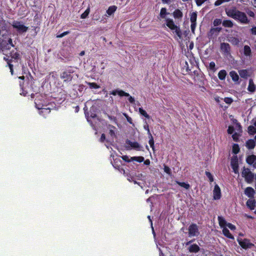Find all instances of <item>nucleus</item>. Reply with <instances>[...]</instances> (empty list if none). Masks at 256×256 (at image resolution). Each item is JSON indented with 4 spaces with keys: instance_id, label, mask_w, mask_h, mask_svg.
Here are the masks:
<instances>
[{
    "instance_id": "1",
    "label": "nucleus",
    "mask_w": 256,
    "mask_h": 256,
    "mask_svg": "<svg viewBox=\"0 0 256 256\" xmlns=\"http://www.w3.org/2000/svg\"><path fill=\"white\" fill-rule=\"evenodd\" d=\"M14 46L12 40L10 38L6 26L0 22V50L4 51Z\"/></svg>"
},
{
    "instance_id": "2",
    "label": "nucleus",
    "mask_w": 256,
    "mask_h": 256,
    "mask_svg": "<svg viewBox=\"0 0 256 256\" xmlns=\"http://www.w3.org/2000/svg\"><path fill=\"white\" fill-rule=\"evenodd\" d=\"M226 12L228 16L238 20L242 24H248V21L245 13L240 12L236 8L226 9Z\"/></svg>"
},
{
    "instance_id": "3",
    "label": "nucleus",
    "mask_w": 256,
    "mask_h": 256,
    "mask_svg": "<svg viewBox=\"0 0 256 256\" xmlns=\"http://www.w3.org/2000/svg\"><path fill=\"white\" fill-rule=\"evenodd\" d=\"M10 59L7 58L6 60L7 61L8 64L10 69V72L12 74H14L13 64H12V62L18 63V61L20 60V54L17 50H12L10 53Z\"/></svg>"
},
{
    "instance_id": "4",
    "label": "nucleus",
    "mask_w": 256,
    "mask_h": 256,
    "mask_svg": "<svg viewBox=\"0 0 256 256\" xmlns=\"http://www.w3.org/2000/svg\"><path fill=\"white\" fill-rule=\"evenodd\" d=\"M166 24L179 38H181L182 32L180 28L174 24L172 19L166 18Z\"/></svg>"
},
{
    "instance_id": "5",
    "label": "nucleus",
    "mask_w": 256,
    "mask_h": 256,
    "mask_svg": "<svg viewBox=\"0 0 256 256\" xmlns=\"http://www.w3.org/2000/svg\"><path fill=\"white\" fill-rule=\"evenodd\" d=\"M101 122L102 124L108 126V128L109 129V134L112 136V127L110 124H108V120L110 121L112 120V116L111 114H108L106 112H103L102 114Z\"/></svg>"
},
{
    "instance_id": "6",
    "label": "nucleus",
    "mask_w": 256,
    "mask_h": 256,
    "mask_svg": "<svg viewBox=\"0 0 256 256\" xmlns=\"http://www.w3.org/2000/svg\"><path fill=\"white\" fill-rule=\"evenodd\" d=\"M73 72L74 71L72 69L68 70L60 74V78L64 80V82H70L73 78L72 75Z\"/></svg>"
},
{
    "instance_id": "7",
    "label": "nucleus",
    "mask_w": 256,
    "mask_h": 256,
    "mask_svg": "<svg viewBox=\"0 0 256 256\" xmlns=\"http://www.w3.org/2000/svg\"><path fill=\"white\" fill-rule=\"evenodd\" d=\"M126 144L128 150L134 149L136 150H143L142 146L136 142L127 140Z\"/></svg>"
},
{
    "instance_id": "8",
    "label": "nucleus",
    "mask_w": 256,
    "mask_h": 256,
    "mask_svg": "<svg viewBox=\"0 0 256 256\" xmlns=\"http://www.w3.org/2000/svg\"><path fill=\"white\" fill-rule=\"evenodd\" d=\"M12 26L20 33L26 32L28 30V27L24 25L21 22L17 20L13 22Z\"/></svg>"
},
{
    "instance_id": "9",
    "label": "nucleus",
    "mask_w": 256,
    "mask_h": 256,
    "mask_svg": "<svg viewBox=\"0 0 256 256\" xmlns=\"http://www.w3.org/2000/svg\"><path fill=\"white\" fill-rule=\"evenodd\" d=\"M242 176L245 178V180L248 182L252 180L254 175L248 168H244L242 172Z\"/></svg>"
},
{
    "instance_id": "10",
    "label": "nucleus",
    "mask_w": 256,
    "mask_h": 256,
    "mask_svg": "<svg viewBox=\"0 0 256 256\" xmlns=\"http://www.w3.org/2000/svg\"><path fill=\"white\" fill-rule=\"evenodd\" d=\"M238 241L239 244L244 249L250 248L254 246L253 244L250 242L247 239L242 240V238H238Z\"/></svg>"
},
{
    "instance_id": "11",
    "label": "nucleus",
    "mask_w": 256,
    "mask_h": 256,
    "mask_svg": "<svg viewBox=\"0 0 256 256\" xmlns=\"http://www.w3.org/2000/svg\"><path fill=\"white\" fill-rule=\"evenodd\" d=\"M190 22L192 23L191 26H190L191 30L192 31V32L194 33L195 28H196V17H197L196 13V12H192L190 13Z\"/></svg>"
},
{
    "instance_id": "12",
    "label": "nucleus",
    "mask_w": 256,
    "mask_h": 256,
    "mask_svg": "<svg viewBox=\"0 0 256 256\" xmlns=\"http://www.w3.org/2000/svg\"><path fill=\"white\" fill-rule=\"evenodd\" d=\"M199 234L198 226L195 224H191L188 228V235L190 236H197Z\"/></svg>"
},
{
    "instance_id": "13",
    "label": "nucleus",
    "mask_w": 256,
    "mask_h": 256,
    "mask_svg": "<svg viewBox=\"0 0 256 256\" xmlns=\"http://www.w3.org/2000/svg\"><path fill=\"white\" fill-rule=\"evenodd\" d=\"M231 166L235 174L238 173V159L237 156L232 157L231 160Z\"/></svg>"
},
{
    "instance_id": "14",
    "label": "nucleus",
    "mask_w": 256,
    "mask_h": 256,
    "mask_svg": "<svg viewBox=\"0 0 256 256\" xmlns=\"http://www.w3.org/2000/svg\"><path fill=\"white\" fill-rule=\"evenodd\" d=\"M100 141L101 142H105L104 144L108 148H112V142L108 139H106V135L104 134H102Z\"/></svg>"
},
{
    "instance_id": "15",
    "label": "nucleus",
    "mask_w": 256,
    "mask_h": 256,
    "mask_svg": "<svg viewBox=\"0 0 256 256\" xmlns=\"http://www.w3.org/2000/svg\"><path fill=\"white\" fill-rule=\"evenodd\" d=\"M214 198V200H218L221 196L220 189L218 185L216 184L213 191Z\"/></svg>"
},
{
    "instance_id": "16",
    "label": "nucleus",
    "mask_w": 256,
    "mask_h": 256,
    "mask_svg": "<svg viewBox=\"0 0 256 256\" xmlns=\"http://www.w3.org/2000/svg\"><path fill=\"white\" fill-rule=\"evenodd\" d=\"M116 95H118L120 96H128L129 94L126 92L121 90L117 89L114 90H113V96Z\"/></svg>"
},
{
    "instance_id": "17",
    "label": "nucleus",
    "mask_w": 256,
    "mask_h": 256,
    "mask_svg": "<svg viewBox=\"0 0 256 256\" xmlns=\"http://www.w3.org/2000/svg\"><path fill=\"white\" fill-rule=\"evenodd\" d=\"M247 89L248 91L251 92H254L256 90V86H255L252 79L249 80L248 86Z\"/></svg>"
},
{
    "instance_id": "18",
    "label": "nucleus",
    "mask_w": 256,
    "mask_h": 256,
    "mask_svg": "<svg viewBox=\"0 0 256 256\" xmlns=\"http://www.w3.org/2000/svg\"><path fill=\"white\" fill-rule=\"evenodd\" d=\"M244 193L248 197H253L255 192L252 188L248 187L245 190Z\"/></svg>"
},
{
    "instance_id": "19",
    "label": "nucleus",
    "mask_w": 256,
    "mask_h": 256,
    "mask_svg": "<svg viewBox=\"0 0 256 256\" xmlns=\"http://www.w3.org/2000/svg\"><path fill=\"white\" fill-rule=\"evenodd\" d=\"M220 49L221 50L225 53H228L230 51V45L227 43H222L220 44Z\"/></svg>"
},
{
    "instance_id": "20",
    "label": "nucleus",
    "mask_w": 256,
    "mask_h": 256,
    "mask_svg": "<svg viewBox=\"0 0 256 256\" xmlns=\"http://www.w3.org/2000/svg\"><path fill=\"white\" fill-rule=\"evenodd\" d=\"M218 224L222 228H226L228 222L225 220L222 216L218 217Z\"/></svg>"
},
{
    "instance_id": "21",
    "label": "nucleus",
    "mask_w": 256,
    "mask_h": 256,
    "mask_svg": "<svg viewBox=\"0 0 256 256\" xmlns=\"http://www.w3.org/2000/svg\"><path fill=\"white\" fill-rule=\"evenodd\" d=\"M244 54L245 56L250 57L252 56V51L250 47L248 46H244Z\"/></svg>"
},
{
    "instance_id": "22",
    "label": "nucleus",
    "mask_w": 256,
    "mask_h": 256,
    "mask_svg": "<svg viewBox=\"0 0 256 256\" xmlns=\"http://www.w3.org/2000/svg\"><path fill=\"white\" fill-rule=\"evenodd\" d=\"M236 127L238 128V132H235L232 136L234 140L236 141L238 140L240 134L242 132L240 125L237 124Z\"/></svg>"
},
{
    "instance_id": "23",
    "label": "nucleus",
    "mask_w": 256,
    "mask_h": 256,
    "mask_svg": "<svg viewBox=\"0 0 256 256\" xmlns=\"http://www.w3.org/2000/svg\"><path fill=\"white\" fill-rule=\"evenodd\" d=\"M255 200H248L246 202L247 206L251 210H254L255 208Z\"/></svg>"
},
{
    "instance_id": "24",
    "label": "nucleus",
    "mask_w": 256,
    "mask_h": 256,
    "mask_svg": "<svg viewBox=\"0 0 256 256\" xmlns=\"http://www.w3.org/2000/svg\"><path fill=\"white\" fill-rule=\"evenodd\" d=\"M188 250L190 252H197L199 251L200 248L197 244H194L190 246Z\"/></svg>"
},
{
    "instance_id": "25",
    "label": "nucleus",
    "mask_w": 256,
    "mask_h": 256,
    "mask_svg": "<svg viewBox=\"0 0 256 256\" xmlns=\"http://www.w3.org/2000/svg\"><path fill=\"white\" fill-rule=\"evenodd\" d=\"M230 76L232 78V80L234 82H236L239 80V76L237 73L234 71H232L230 72Z\"/></svg>"
},
{
    "instance_id": "26",
    "label": "nucleus",
    "mask_w": 256,
    "mask_h": 256,
    "mask_svg": "<svg viewBox=\"0 0 256 256\" xmlns=\"http://www.w3.org/2000/svg\"><path fill=\"white\" fill-rule=\"evenodd\" d=\"M256 160V156L254 155H250L248 156L246 160L247 163L249 164H253Z\"/></svg>"
},
{
    "instance_id": "27",
    "label": "nucleus",
    "mask_w": 256,
    "mask_h": 256,
    "mask_svg": "<svg viewBox=\"0 0 256 256\" xmlns=\"http://www.w3.org/2000/svg\"><path fill=\"white\" fill-rule=\"evenodd\" d=\"M126 160H128V162H130L132 160H136L138 162H142L144 160V158L142 156H134V157H130V160H126V158H124Z\"/></svg>"
},
{
    "instance_id": "28",
    "label": "nucleus",
    "mask_w": 256,
    "mask_h": 256,
    "mask_svg": "<svg viewBox=\"0 0 256 256\" xmlns=\"http://www.w3.org/2000/svg\"><path fill=\"white\" fill-rule=\"evenodd\" d=\"M255 142L253 140H250L246 142V146L248 148L252 149L255 146Z\"/></svg>"
},
{
    "instance_id": "29",
    "label": "nucleus",
    "mask_w": 256,
    "mask_h": 256,
    "mask_svg": "<svg viewBox=\"0 0 256 256\" xmlns=\"http://www.w3.org/2000/svg\"><path fill=\"white\" fill-rule=\"evenodd\" d=\"M222 232L223 234L228 238L232 239L234 238V236L230 234L228 230L226 228H222Z\"/></svg>"
},
{
    "instance_id": "30",
    "label": "nucleus",
    "mask_w": 256,
    "mask_h": 256,
    "mask_svg": "<svg viewBox=\"0 0 256 256\" xmlns=\"http://www.w3.org/2000/svg\"><path fill=\"white\" fill-rule=\"evenodd\" d=\"M173 16L175 18H181L182 16V13L180 10H176L174 12Z\"/></svg>"
},
{
    "instance_id": "31",
    "label": "nucleus",
    "mask_w": 256,
    "mask_h": 256,
    "mask_svg": "<svg viewBox=\"0 0 256 256\" xmlns=\"http://www.w3.org/2000/svg\"><path fill=\"white\" fill-rule=\"evenodd\" d=\"M240 76L243 78H246L249 76L248 72L246 70H242L239 71Z\"/></svg>"
},
{
    "instance_id": "32",
    "label": "nucleus",
    "mask_w": 256,
    "mask_h": 256,
    "mask_svg": "<svg viewBox=\"0 0 256 256\" xmlns=\"http://www.w3.org/2000/svg\"><path fill=\"white\" fill-rule=\"evenodd\" d=\"M226 75V72L225 70H221L218 72V77L221 80L225 79Z\"/></svg>"
},
{
    "instance_id": "33",
    "label": "nucleus",
    "mask_w": 256,
    "mask_h": 256,
    "mask_svg": "<svg viewBox=\"0 0 256 256\" xmlns=\"http://www.w3.org/2000/svg\"><path fill=\"white\" fill-rule=\"evenodd\" d=\"M222 24L224 26L228 28H232L234 25L232 22L230 20H224Z\"/></svg>"
},
{
    "instance_id": "34",
    "label": "nucleus",
    "mask_w": 256,
    "mask_h": 256,
    "mask_svg": "<svg viewBox=\"0 0 256 256\" xmlns=\"http://www.w3.org/2000/svg\"><path fill=\"white\" fill-rule=\"evenodd\" d=\"M88 85L90 89H98L100 88L99 85L96 82H87Z\"/></svg>"
},
{
    "instance_id": "35",
    "label": "nucleus",
    "mask_w": 256,
    "mask_h": 256,
    "mask_svg": "<svg viewBox=\"0 0 256 256\" xmlns=\"http://www.w3.org/2000/svg\"><path fill=\"white\" fill-rule=\"evenodd\" d=\"M138 111H139V112L140 113V114L142 116H144L145 118H150V116L149 115L147 114V112L144 110H143L142 108H139L138 109Z\"/></svg>"
},
{
    "instance_id": "36",
    "label": "nucleus",
    "mask_w": 256,
    "mask_h": 256,
    "mask_svg": "<svg viewBox=\"0 0 256 256\" xmlns=\"http://www.w3.org/2000/svg\"><path fill=\"white\" fill-rule=\"evenodd\" d=\"M248 132L250 134H254L256 132V128L254 126H250L248 128Z\"/></svg>"
},
{
    "instance_id": "37",
    "label": "nucleus",
    "mask_w": 256,
    "mask_h": 256,
    "mask_svg": "<svg viewBox=\"0 0 256 256\" xmlns=\"http://www.w3.org/2000/svg\"><path fill=\"white\" fill-rule=\"evenodd\" d=\"M229 41L234 45H238L240 42L239 40L236 38H232Z\"/></svg>"
},
{
    "instance_id": "38",
    "label": "nucleus",
    "mask_w": 256,
    "mask_h": 256,
    "mask_svg": "<svg viewBox=\"0 0 256 256\" xmlns=\"http://www.w3.org/2000/svg\"><path fill=\"white\" fill-rule=\"evenodd\" d=\"M176 183L180 186L188 190L190 188V184H186L185 182H176Z\"/></svg>"
},
{
    "instance_id": "39",
    "label": "nucleus",
    "mask_w": 256,
    "mask_h": 256,
    "mask_svg": "<svg viewBox=\"0 0 256 256\" xmlns=\"http://www.w3.org/2000/svg\"><path fill=\"white\" fill-rule=\"evenodd\" d=\"M239 146L236 144H234L232 146V152L235 154H238L239 152Z\"/></svg>"
},
{
    "instance_id": "40",
    "label": "nucleus",
    "mask_w": 256,
    "mask_h": 256,
    "mask_svg": "<svg viewBox=\"0 0 256 256\" xmlns=\"http://www.w3.org/2000/svg\"><path fill=\"white\" fill-rule=\"evenodd\" d=\"M90 13V9L87 8L85 12L81 14L80 18H86Z\"/></svg>"
},
{
    "instance_id": "41",
    "label": "nucleus",
    "mask_w": 256,
    "mask_h": 256,
    "mask_svg": "<svg viewBox=\"0 0 256 256\" xmlns=\"http://www.w3.org/2000/svg\"><path fill=\"white\" fill-rule=\"evenodd\" d=\"M150 140H149V144L150 146V147L152 148V150H154V140L152 138V135L151 134V136H149Z\"/></svg>"
},
{
    "instance_id": "42",
    "label": "nucleus",
    "mask_w": 256,
    "mask_h": 256,
    "mask_svg": "<svg viewBox=\"0 0 256 256\" xmlns=\"http://www.w3.org/2000/svg\"><path fill=\"white\" fill-rule=\"evenodd\" d=\"M166 14V8H162L160 10V16L162 18H165V15Z\"/></svg>"
},
{
    "instance_id": "43",
    "label": "nucleus",
    "mask_w": 256,
    "mask_h": 256,
    "mask_svg": "<svg viewBox=\"0 0 256 256\" xmlns=\"http://www.w3.org/2000/svg\"><path fill=\"white\" fill-rule=\"evenodd\" d=\"M124 115L126 117V120H128V122L130 124H132L133 126H134V124L132 122V118L130 117L128 115H127L126 114H124Z\"/></svg>"
},
{
    "instance_id": "44",
    "label": "nucleus",
    "mask_w": 256,
    "mask_h": 256,
    "mask_svg": "<svg viewBox=\"0 0 256 256\" xmlns=\"http://www.w3.org/2000/svg\"><path fill=\"white\" fill-rule=\"evenodd\" d=\"M144 128L147 131L148 136H151L152 134L150 132L148 125L146 122L144 125Z\"/></svg>"
},
{
    "instance_id": "45",
    "label": "nucleus",
    "mask_w": 256,
    "mask_h": 256,
    "mask_svg": "<svg viewBox=\"0 0 256 256\" xmlns=\"http://www.w3.org/2000/svg\"><path fill=\"white\" fill-rule=\"evenodd\" d=\"M68 34H70L69 31L64 32H62L60 34H57L56 37L57 38H62L64 37V36Z\"/></svg>"
},
{
    "instance_id": "46",
    "label": "nucleus",
    "mask_w": 256,
    "mask_h": 256,
    "mask_svg": "<svg viewBox=\"0 0 256 256\" xmlns=\"http://www.w3.org/2000/svg\"><path fill=\"white\" fill-rule=\"evenodd\" d=\"M206 175L208 178L210 182H212L214 181V178L212 174L208 172H206Z\"/></svg>"
},
{
    "instance_id": "47",
    "label": "nucleus",
    "mask_w": 256,
    "mask_h": 256,
    "mask_svg": "<svg viewBox=\"0 0 256 256\" xmlns=\"http://www.w3.org/2000/svg\"><path fill=\"white\" fill-rule=\"evenodd\" d=\"M86 116L87 117L88 120V118H95L96 117V114H94V113H92V112H90V116H89V113L88 112L87 114H86Z\"/></svg>"
},
{
    "instance_id": "48",
    "label": "nucleus",
    "mask_w": 256,
    "mask_h": 256,
    "mask_svg": "<svg viewBox=\"0 0 256 256\" xmlns=\"http://www.w3.org/2000/svg\"><path fill=\"white\" fill-rule=\"evenodd\" d=\"M224 101L226 103L228 104H230L232 102V100L231 98H226L224 99Z\"/></svg>"
},
{
    "instance_id": "49",
    "label": "nucleus",
    "mask_w": 256,
    "mask_h": 256,
    "mask_svg": "<svg viewBox=\"0 0 256 256\" xmlns=\"http://www.w3.org/2000/svg\"><path fill=\"white\" fill-rule=\"evenodd\" d=\"M222 22L220 19H216L214 22V26H218L221 24Z\"/></svg>"
},
{
    "instance_id": "50",
    "label": "nucleus",
    "mask_w": 256,
    "mask_h": 256,
    "mask_svg": "<svg viewBox=\"0 0 256 256\" xmlns=\"http://www.w3.org/2000/svg\"><path fill=\"white\" fill-rule=\"evenodd\" d=\"M164 172H166V173H167L168 174H170V168L169 167L167 166H164Z\"/></svg>"
},
{
    "instance_id": "51",
    "label": "nucleus",
    "mask_w": 256,
    "mask_h": 256,
    "mask_svg": "<svg viewBox=\"0 0 256 256\" xmlns=\"http://www.w3.org/2000/svg\"><path fill=\"white\" fill-rule=\"evenodd\" d=\"M234 128L233 126H230L228 130V132L229 134H232L234 132Z\"/></svg>"
},
{
    "instance_id": "52",
    "label": "nucleus",
    "mask_w": 256,
    "mask_h": 256,
    "mask_svg": "<svg viewBox=\"0 0 256 256\" xmlns=\"http://www.w3.org/2000/svg\"><path fill=\"white\" fill-rule=\"evenodd\" d=\"M226 227H228L231 230H234L236 229V226L234 225H233L230 223H228Z\"/></svg>"
},
{
    "instance_id": "53",
    "label": "nucleus",
    "mask_w": 256,
    "mask_h": 256,
    "mask_svg": "<svg viewBox=\"0 0 256 256\" xmlns=\"http://www.w3.org/2000/svg\"><path fill=\"white\" fill-rule=\"evenodd\" d=\"M106 13L108 16H111L112 14V6L108 7V10H106Z\"/></svg>"
},
{
    "instance_id": "54",
    "label": "nucleus",
    "mask_w": 256,
    "mask_h": 256,
    "mask_svg": "<svg viewBox=\"0 0 256 256\" xmlns=\"http://www.w3.org/2000/svg\"><path fill=\"white\" fill-rule=\"evenodd\" d=\"M216 66L215 63L213 62H212L210 63L209 66L210 68L212 70H213L214 68Z\"/></svg>"
},
{
    "instance_id": "55",
    "label": "nucleus",
    "mask_w": 256,
    "mask_h": 256,
    "mask_svg": "<svg viewBox=\"0 0 256 256\" xmlns=\"http://www.w3.org/2000/svg\"><path fill=\"white\" fill-rule=\"evenodd\" d=\"M222 3H223V2L222 0H217L214 3V5L216 6H218L220 5L221 4H222Z\"/></svg>"
},
{
    "instance_id": "56",
    "label": "nucleus",
    "mask_w": 256,
    "mask_h": 256,
    "mask_svg": "<svg viewBox=\"0 0 256 256\" xmlns=\"http://www.w3.org/2000/svg\"><path fill=\"white\" fill-rule=\"evenodd\" d=\"M251 33L252 34L256 35V27H253L250 29Z\"/></svg>"
},
{
    "instance_id": "57",
    "label": "nucleus",
    "mask_w": 256,
    "mask_h": 256,
    "mask_svg": "<svg viewBox=\"0 0 256 256\" xmlns=\"http://www.w3.org/2000/svg\"><path fill=\"white\" fill-rule=\"evenodd\" d=\"M206 0H196V4L198 6H200Z\"/></svg>"
},
{
    "instance_id": "58",
    "label": "nucleus",
    "mask_w": 256,
    "mask_h": 256,
    "mask_svg": "<svg viewBox=\"0 0 256 256\" xmlns=\"http://www.w3.org/2000/svg\"><path fill=\"white\" fill-rule=\"evenodd\" d=\"M128 100L130 103H134V98L132 96H128Z\"/></svg>"
},
{
    "instance_id": "59",
    "label": "nucleus",
    "mask_w": 256,
    "mask_h": 256,
    "mask_svg": "<svg viewBox=\"0 0 256 256\" xmlns=\"http://www.w3.org/2000/svg\"><path fill=\"white\" fill-rule=\"evenodd\" d=\"M248 14L250 16H252V17H254V13L252 12V11L248 12Z\"/></svg>"
},
{
    "instance_id": "60",
    "label": "nucleus",
    "mask_w": 256,
    "mask_h": 256,
    "mask_svg": "<svg viewBox=\"0 0 256 256\" xmlns=\"http://www.w3.org/2000/svg\"><path fill=\"white\" fill-rule=\"evenodd\" d=\"M194 48V43L192 42H191L189 46V48L190 50H192Z\"/></svg>"
},
{
    "instance_id": "61",
    "label": "nucleus",
    "mask_w": 256,
    "mask_h": 256,
    "mask_svg": "<svg viewBox=\"0 0 256 256\" xmlns=\"http://www.w3.org/2000/svg\"><path fill=\"white\" fill-rule=\"evenodd\" d=\"M144 164L146 165H149L150 164V161L149 160H146L144 162Z\"/></svg>"
},
{
    "instance_id": "62",
    "label": "nucleus",
    "mask_w": 256,
    "mask_h": 256,
    "mask_svg": "<svg viewBox=\"0 0 256 256\" xmlns=\"http://www.w3.org/2000/svg\"><path fill=\"white\" fill-rule=\"evenodd\" d=\"M170 0H162V2L164 3H168L170 2Z\"/></svg>"
},
{
    "instance_id": "63",
    "label": "nucleus",
    "mask_w": 256,
    "mask_h": 256,
    "mask_svg": "<svg viewBox=\"0 0 256 256\" xmlns=\"http://www.w3.org/2000/svg\"><path fill=\"white\" fill-rule=\"evenodd\" d=\"M84 54H85L84 51H82V52H80V56H84Z\"/></svg>"
},
{
    "instance_id": "64",
    "label": "nucleus",
    "mask_w": 256,
    "mask_h": 256,
    "mask_svg": "<svg viewBox=\"0 0 256 256\" xmlns=\"http://www.w3.org/2000/svg\"><path fill=\"white\" fill-rule=\"evenodd\" d=\"M18 78L20 79V80H24V76H20L18 77Z\"/></svg>"
}]
</instances>
